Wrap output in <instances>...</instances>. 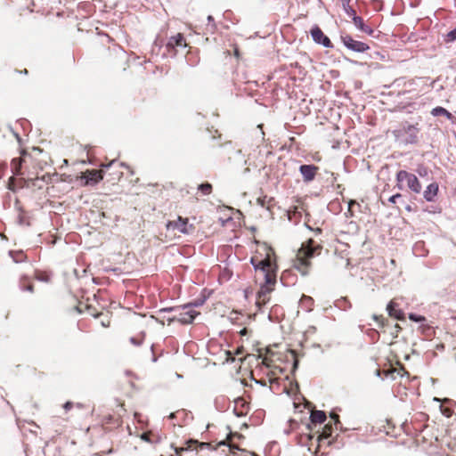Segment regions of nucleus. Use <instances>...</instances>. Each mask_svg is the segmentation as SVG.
I'll return each instance as SVG.
<instances>
[{"instance_id":"nucleus-1","label":"nucleus","mask_w":456,"mask_h":456,"mask_svg":"<svg viewBox=\"0 0 456 456\" xmlns=\"http://www.w3.org/2000/svg\"><path fill=\"white\" fill-rule=\"evenodd\" d=\"M250 264L253 265L256 274L264 279V283L261 285L260 295L270 293L276 283L277 278V265L272 261L269 257L263 259H257L256 257H251Z\"/></svg>"},{"instance_id":"nucleus-2","label":"nucleus","mask_w":456,"mask_h":456,"mask_svg":"<svg viewBox=\"0 0 456 456\" xmlns=\"http://www.w3.org/2000/svg\"><path fill=\"white\" fill-rule=\"evenodd\" d=\"M322 248V247L313 239H308L298 250L293 261V268L297 270L303 276H306L310 272L311 259L320 255Z\"/></svg>"},{"instance_id":"nucleus-3","label":"nucleus","mask_w":456,"mask_h":456,"mask_svg":"<svg viewBox=\"0 0 456 456\" xmlns=\"http://www.w3.org/2000/svg\"><path fill=\"white\" fill-rule=\"evenodd\" d=\"M420 128L419 124H410L409 122H403L400 126L393 130V135L397 142L402 145L417 144L419 141Z\"/></svg>"},{"instance_id":"nucleus-4","label":"nucleus","mask_w":456,"mask_h":456,"mask_svg":"<svg viewBox=\"0 0 456 456\" xmlns=\"http://www.w3.org/2000/svg\"><path fill=\"white\" fill-rule=\"evenodd\" d=\"M396 187L403 191L409 189L414 193H419L422 186L418 177L406 170H399L395 175Z\"/></svg>"},{"instance_id":"nucleus-5","label":"nucleus","mask_w":456,"mask_h":456,"mask_svg":"<svg viewBox=\"0 0 456 456\" xmlns=\"http://www.w3.org/2000/svg\"><path fill=\"white\" fill-rule=\"evenodd\" d=\"M186 47L187 44L184 36L181 33H178L168 39L165 45V51L163 52V55L175 57L176 56L179 48L184 49Z\"/></svg>"},{"instance_id":"nucleus-6","label":"nucleus","mask_w":456,"mask_h":456,"mask_svg":"<svg viewBox=\"0 0 456 456\" xmlns=\"http://www.w3.org/2000/svg\"><path fill=\"white\" fill-rule=\"evenodd\" d=\"M341 41L345 47L354 53H364L370 46L362 41L354 40L350 35H341Z\"/></svg>"},{"instance_id":"nucleus-7","label":"nucleus","mask_w":456,"mask_h":456,"mask_svg":"<svg viewBox=\"0 0 456 456\" xmlns=\"http://www.w3.org/2000/svg\"><path fill=\"white\" fill-rule=\"evenodd\" d=\"M310 35L315 44L322 45L325 48H333V44L330 39L322 32L318 25L313 26L310 30Z\"/></svg>"},{"instance_id":"nucleus-8","label":"nucleus","mask_w":456,"mask_h":456,"mask_svg":"<svg viewBox=\"0 0 456 456\" xmlns=\"http://www.w3.org/2000/svg\"><path fill=\"white\" fill-rule=\"evenodd\" d=\"M83 185H95L103 179V173L97 169H87L82 174Z\"/></svg>"},{"instance_id":"nucleus-9","label":"nucleus","mask_w":456,"mask_h":456,"mask_svg":"<svg viewBox=\"0 0 456 456\" xmlns=\"http://www.w3.org/2000/svg\"><path fill=\"white\" fill-rule=\"evenodd\" d=\"M319 167L314 164H302L299 166L298 171L305 183H309L315 179Z\"/></svg>"},{"instance_id":"nucleus-10","label":"nucleus","mask_w":456,"mask_h":456,"mask_svg":"<svg viewBox=\"0 0 456 456\" xmlns=\"http://www.w3.org/2000/svg\"><path fill=\"white\" fill-rule=\"evenodd\" d=\"M387 311L388 315L395 320L403 321L405 319L404 312L396 299H392L388 302L387 305Z\"/></svg>"},{"instance_id":"nucleus-11","label":"nucleus","mask_w":456,"mask_h":456,"mask_svg":"<svg viewBox=\"0 0 456 456\" xmlns=\"http://www.w3.org/2000/svg\"><path fill=\"white\" fill-rule=\"evenodd\" d=\"M177 314L178 322L182 324H191L193 322L195 318L200 314L199 312L194 309L187 308L185 310H180Z\"/></svg>"},{"instance_id":"nucleus-12","label":"nucleus","mask_w":456,"mask_h":456,"mask_svg":"<svg viewBox=\"0 0 456 456\" xmlns=\"http://www.w3.org/2000/svg\"><path fill=\"white\" fill-rule=\"evenodd\" d=\"M167 229H174L179 231L181 233L189 234L188 219L178 216L176 221H169L167 224Z\"/></svg>"},{"instance_id":"nucleus-13","label":"nucleus","mask_w":456,"mask_h":456,"mask_svg":"<svg viewBox=\"0 0 456 456\" xmlns=\"http://www.w3.org/2000/svg\"><path fill=\"white\" fill-rule=\"evenodd\" d=\"M248 403L242 397H238L234 400L233 413L237 417H243L248 414Z\"/></svg>"},{"instance_id":"nucleus-14","label":"nucleus","mask_w":456,"mask_h":456,"mask_svg":"<svg viewBox=\"0 0 456 456\" xmlns=\"http://www.w3.org/2000/svg\"><path fill=\"white\" fill-rule=\"evenodd\" d=\"M438 190H439V187L436 183H429L423 192V198L428 202H433L435 200L436 197L437 196Z\"/></svg>"},{"instance_id":"nucleus-15","label":"nucleus","mask_w":456,"mask_h":456,"mask_svg":"<svg viewBox=\"0 0 456 456\" xmlns=\"http://www.w3.org/2000/svg\"><path fill=\"white\" fill-rule=\"evenodd\" d=\"M353 22L354 26L362 32H364L369 36H372L374 33V30L370 26L366 25L362 18L360 16L354 17Z\"/></svg>"},{"instance_id":"nucleus-16","label":"nucleus","mask_w":456,"mask_h":456,"mask_svg":"<svg viewBox=\"0 0 456 456\" xmlns=\"http://www.w3.org/2000/svg\"><path fill=\"white\" fill-rule=\"evenodd\" d=\"M314 304V300L310 296L303 295L299 300V307L307 313L313 310Z\"/></svg>"},{"instance_id":"nucleus-17","label":"nucleus","mask_w":456,"mask_h":456,"mask_svg":"<svg viewBox=\"0 0 456 456\" xmlns=\"http://www.w3.org/2000/svg\"><path fill=\"white\" fill-rule=\"evenodd\" d=\"M215 407L218 411H225L229 409L230 406V401L229 399L224 395L217 396L215 399Z\"/></svg>"},{"instance_id":"nucleus-18","label":"nucleus","mask_w":456,"mask_h":456,"mask_svg":"<svg viewBox=\"0 0 456 456\" xmlns=\"http://www.w3.org/2000/svg\"><path fill=\"white\" fill-rule=\"evenodd\" d=\"M327 419L325 411L315 410L310 414V420L313 424H322Z\"/></svg>"},{"instance_id":"nucleus-19","label":"nucleus","mask_w":456,"mask_h":456,"mask_svg":"<svg viewBox=\"0 0 456 456\" xmlns=\"http://www.w3.org/2000/svg\"><path fill=\"white\" fill-rule=\"evenodd\" d=\"M431 114L434 117L444 116L448 120H451L452 122H453V119L455 118L454 116L450 111H448L445 108L441 106H437L432 109Z\"/></svg>"},{"instance_id":"nucleus-20","label":"nucleus","mask_w":456,"mask_h":456,"mask_svg":"<svg viewBox=\"0 0 456 456\" xmlns=\"http://www.w3.org/2000/svg\"><path fill=\"white\" fill-rule=\"evenodd\" d=\"M19 288L21 291H34V286L29 282V279L27 275H22L19 281Z\"/></svg>"},{"instance_id":"nucleus-21","label":"nucleus","mask_w":456,"mask_h":456,"mask_svg":"<svg viewBox=\"0 0 456 456\" xmlns=\"http://www.w3.org/2000/svg\"><path fill=\"white\" fill-rule=\"evenodd\" d=\"M334 305H335V307H337L340 310H343V311H347V310L351 309V307H352L351 302L346 297H342L337 299L334 302Z\"/></svg>"},{"instance_id":"nucleus-22","label":"nucleus","mask_w":456,"mask_h":456,"mask_svg":"<svg viewBox=\"0 0 456 456\" xmlns=\"http://www.w3.org/2000/svg\"><path fill=\"white\" fill-rule=\"evenodd\" d=\"M9 256L12 257L13 262L15 263H22L27 259V256L22 250H10Z\"/></svg>"},{"instance_id":"nucleus-23","label":"nucleus","mask_w":456,"mask_h":456,"mask_svg":"<svg viewBox=\"0 0 456 456\" xmlns=\"http://www.w3.org/2000/svg\"><path fill=\"white\" fill-rule=\"evenodd\" d=\"M22 166V159L20 158H13L11 161V170L14 175H20Z\"/></svg>"},{"instance_id":"nucleus-24","label":"nucleus","mask_w":456,"mask_h":456,"mask_svg":"<svg viewBox=\"0 0 456 456\" xmlns=\"http://www.w3.org/2000/svg\"><path fill=\"white\" fill-rule=\"evenodd\" d=\"M206 300H207L206 297H202L194 299L187 304L183 305L182 309L185 310L187 308L193 309L194 307H200L204 305Z\"/></svg>"},{"instance_id":"nucleus-25","label":"nucleus","mask_w":456,"mask_h":456,"mask_svg":"<svg viewBox=\"0 0 456 456\" xmlns=\"http://www.w3.org/2000/svg\"><path fill=\"white\" fill-rule=\"evenodd\" d=\"M333 426H334V424H331V423L326 424L322 428V432L320 436V438L321 439H328V438L331 437L332 433H333Z\"/></svg>"},{"instance_id":"nucleus-26","label":"nucleus","mask_w":456,"mask_h":456,"mask_svg":"<svg viewBox=\"0 0 456 456\" xmlns=\"http://www.w3.org/2000/svg\"><path fill=\"white\" fill-rule=\"evenodd\" d=\"M212 184L208 182L202 183L198 186V191L203 195H209L212 192Z\"/></svg>"},{"instance_id":"nucleus-27","label":"nucleus","mask_w":456,"mask_h":456,"mask_svg":"<svg viewBox=\"0 0 456 456\" xmlns=\"http://www.w3.org/2000/svg\"><path fill=\"white\" fill-rule=\"evenodd\" d=\"M330 417L334 421L333 424H334L336 429L339 428L340 431H342V432H345V431L347 430L346 428H344L342 427V425L340 423V420H339V416H338V413L331 411L330 414Z\"/></svg>"},{"instance_id":"nucleus-28","label":"nucleus","mask_w":456,"mask_h":456,"mask_svg":"<svg viewBox=\"0 0 456 456\" xmlns=\"http://www.w3.org/2000/svg\"><path fill=\"white\" fill-rule=\"evenodd\" d=\"M36 279L39 281L48 282L51 280V275L47 272L36 271Z\"/></svg>"},{"instance_id":"nucleus-29","label":"nucleus","mask_w":456,"mask_h":456,"mask_svg":"<svg viewBox=\"0 0 456 456\" xmlns=\"http://www.w3.org/2000/svg\"><path fill=\"white\" fill-rule=\"evenodd\" d=\"M182 309V305H175V306H170V307H163L160 308L157 313L158 314H163V313H177Z\"/></svg>"},{"instance_id":"nucleus-30","label":"nucleus","mask_w":456,"mask_h":456,"mask_svg":"<svg viewBox=\"0 0 456 456\" xmlns=\"http://www.w3.org/2000/svg\"><path fill=\"white\" fill-rule=\"evenodd\" d=\"M409 319L414 322L422 323L426 322V317L418 314H409Z\"/></svg>"},{"instance_id":"nucleus-31","label":"nucleus","mask_w":456,"mask_h":456,"mask_svg":"<svg viewBox=\"0 0 456 456\" xmlns=\"http://www.w3.org/2000/svg\"><path fill=\"white\" fill-rule=\"evenodd\" d=\"M345 12L354 20V17H357L355 11L350 6V4H345L343 5Z\"/></svg>"},{"instance_id":"nucleus-32","label":"nucleus","mask_w":456,"mask_h":456,"mask_svg":"<svg viewBox=\"0 0 456 456\" xmlns=\"http://www.w3.org/2000/svg\"><path fill=\"white\" fill-rule=\"evenodd\" d=\"M444 40L446 43H451L456 40V27L446 34Z\"/></svg>"},{"instance_id":"nucleus-33","label":"nucleus","mask_w":456,"mask_h":456,"mask_svg":"<svg viewBox=\"0 0 456 456\" xmlns=\"http://www.w3.org/2000/svg\"><path fill=\"white\" fill-rule=\"evenodd\" d=\"M373 319L378 322L379 323V326L383 328L385 327L387 323H388V320L385 319L383 316H379V315H376L374 314L373 315Z\"/></svg>"},{"instance_id":"nucleus-34","label":"nucleus","mask_w":456,"mask_h":456,"mask_svg":"<svg viewBox=\"0 0 456 456\" xmlns=\"http://www.w3.org/2000/svg\"><path fill=\"white\" fill-rule=\"evenodd\" d=\"M142 341H143V338H135V337L130 338L131 344H133L135 346H141L142 344Z\"/></svg>"},{"instance_id":"nucleus-35","label":"nucleus","mask_w":456,"mask_h":456,"mask_svg":"<svg viewBox=\"0 0 456 456\" xmlns=\"http://www.w3.org/2000/svg\"><path fill=\"white\" fill-rule=\"evenodd\" d=\"M18 223L20 224V225H29V222L27 221V219L25 218V216H23L22 215H20L18 216Z\"/></svg>"},{"instance_id":"nucleus-36","label":"nucleus","mask_w":456,"mask_h":456,"mask_svg":"<svg viewBox=\"0 0 456 456\" xmlns=\"http://www.w3.org/2000/svg\"><path fill=\"white\" fill-rule=\"evenodd\" d=\"M401 197H402V195L400 193H395V194L392 195L391 197H389L388 202L395 204L396 202V200L398 199H400Z\"/></svg>"},{"instance_id":"nucleus-37","label":"nucleus","mask_w":456,"mask_h":456,"mask_svg":"<svg viewBox=\"0 0 456 456\" xmlns=\"http://www.w3.org/2000/svg\"><path fill=\"white\" fill-rule=\"evenodd\" d=\"M207 20H208V26H211V28L213 29H215L216 28V23H215L214 17L212 15H208Z\"/></svg>"},{"instance_id":"nucleus-38","label":"nucleus","mask_w":456,"mask_h":456,"mask_svg":"<svg viewBox=\"0 0 456 456\" xmlns=\"http://www.w3.org/2000/svg\"><path fill=\"white\" fill-rule=\"evenodd\" d=\"M417 171H418V174L421 176H424L427 175V168L423 166L419 167Z\"/></svg>"},{"instance_id":"nucleus-39","label":"nucleus","mask_w":456,"mask_h":456,"mask_svg":"<svg viewBox=\"0 0 456 456\" xmlns=\"http://www.w3.org/2000/svg\"><path fill=\"white\" fill-rule=\"evenodd\" d=\"M167 322L168 325L171 324L172 322H178L177 314L171 317H167Z\"/></svg>"},{"instance_id":"nucleus-40","label":"nucleus","mask_w":456,"mask_h":456,"mask_svg":"<svg viewBox=\"0 0 456 456\" xmlns=\"http://www.w3.org/2000/svg\"><path fill=\"white\" fill-rule=\"evenodd\" d=\"M289 271H288V270H287V271H284V272L282 273V274H281V283H282V284L287 285V284L285 283V278H286V276H287V275H289Z\"/></svg>"},{"instance_id":"nucleus-41","label":"nucleus","mask_w":456,"mask_h":456,"mask_svg":"<svg viewBox=\"0 0 456 456\" xmlns=\"http://www.w3.org/2000/svg\"><path fill=\"white\" fill-rule=\"evenodd\" d=\"M172 447L174 448L176 455H181V453L185 450L183 447H175L174 445H172Z\"/></svg>"},{"instance_id":"nucleus-42","label":"nucleus","mask_w":456,"mask_h":456,"mask_svg":"<svg viewBox=\"0 0 456 456\" xmlns=\"http://www.w3.org/2000/svg\"><path fill=\"white\" fill-rule=\"evenodd\" d=\"M73 407V403L71 402H66L63 405V408L65 409V411H69L71 410Z\"/></svg>"},{"instance_id":"nucleus-43","label":"nucleus","mask_w":456,"mask_h":456,"mask_svg":"<svg viewBox=\"0 0 456 456\" xmlns=\"http://www.w3.org/2000/svg\"><path fill=\"white\" fill-rule=\"evenodd\" d=\"M372 333H373V334H372V336H371V338H372V339H375V340H378V339H379V334L378 333V331L373 330V331H372Z\"/></svg>"},{"instance_id":"nucleus-44","label":"nucleus","mask_w":456,"mask_h":456,"mask_svg":"<svg viewBox=\"0 0 456 456\" xmlns=\"http://www.w3.org/2000/svg\"><path fill=\"white\" fill-rule=\"evenodd\" d=\"M49 176H47V179H46V176L45 175H43L41 178H39L38 176L36 178V181H38V180H42L44 182H48L49 180Z\"/></svg>"},{"instance_id":"nucleus-45","label":"nucleus","mask_w":456,"mask_h":456,"mask_svg":"<svg viewBox=\"0 0 456 456\" xmlns=\"http://www.w3.org/2000/svg\"><path fill=\"white\" fill-rule=\"evenodd\" d=\"M405 209L408 211V212H412L414 211L413 208L411 207V205L410 204H406L405 205Z\"/></svg>"},{"instance_id":"nucleus-46","label":"nucleus","mask_w":456,"mask_h":456,"mask_svg":"<svg viewBox=\"0 0 456 456\" xmlns=\"http://www.w3.org/2000/svg\"><path fill=\"white\" fill-rule=\"evenodd\" d=\"M356 204V201L354 200H350L349 202H348V208L349 209L352 208V206L355 205Z\"/></svg>"},{"instance_id":"nucleus-47","label":"nucleus","mask_w":456,"mask_h":456,"mask_svg":"<svg viewBox=\"0 0 456 456\" xmlns=\"http://www.w3.org/2000/svg\"><path fill=\"white\" fill-rule=\"evenodd\" d=\"M297 366H298V361H297V360H295V361H294V363H293V370H297Z\"/></svg>"},{"instance_id":"nucleus-48","label":"nucleus","mask_w":456,"mask_h":456,"mask_svg":"<svg viewBox=\"0 0 456 456\" xmlns=\"http://www.w3.org/2000/svg\"><path fill=\"white\" fill-rule=\"evenodd\" d=\"M151 318H153L156 322H159L160 324L164 325V322L163 321H159V318H157V317H155L153 315H151Z\"/></svg>"},{"instance_id":"nucleus-49","label":"nucleus","mask_w":456,"mask_h":456,"mask_svg":"<svg viewBox=\"0 0 456 456\" xmlns=\"http://www.w3.org/2000/svg\"><path fill=\"white\" fill-rule=\"evenodd\" d=\"M142 440H144V441H149V438H148L147 434L143 433V434L142 435Z\"/></svg>"},{"instance_id":"nucleus-50","label":"nucleus","mask_w":456,"mask_h":456,"mask_svg":"<svg viewBox=\"0 0 456 456\" xmlns=\"http://www.w3.org/2000/svg\"><path fill=\"white\" fill-rule=\"evenodd\" d=\"M331 176H332V183H334L337 180L338 175L331 173Z\"/></svg>"},{"instance_id":"nucleus-51","label":"nucleus","mask_w":456,"mask_h":456,"mask_svg":"<svg viewBox=\"0 0 456 456\" xmlns=\"http://www.w3.org/2000/svg\"><path fill=\"white\" fill-rule=\"evenodd\" d=\"M341 1H342V6H343L345 4H349L351 0H341Z\"/></svg>"},{"instance_id":"nucleus-52","label":"nucleus","mask_w":456,"mask_h":456,"mask_svg":"<svg viewBox=\"0 0 456 456\" xmlns=\"http://www.w3.org/2000/svg\"><path fill=\"white\" fill-rule=\"evenodd\" d=\"M113 162H114V161H112L111 163H110V164H108V165H104V166H102V167H105V168H109V167L112 165V163H113Z\"/></svg>"},{"instance_id":"nucleus-53","label":"nucleus","mask_w":456,"mask_h":456,"mask_svg":"<svg viewBox=\"0 0 456 456\" xmlns=\"http://www.w3.org/2000/svg\"><path fill=\"white\" fill-rule=\"evenodd\" d=\"M207 445H208V444H207V443H200V447H201V448H204V447H206Z\"/></svg>"},{"instance_id":"nucleus-54","label":"nucleus","mask_w":456,"mask_h":456,"mask_svg":"<svg viewBox=\"0 0 456 456\" xmlns=\"http://www.w3.org/2000/svg\"><path fill=\"white\" fill-rule=\"evenodd\" d=\"M315 232H318V233H321L322 232V229L321 228H316Z\"/></svg>"},{"instance_id":"nucleus-55","label":"nucleus","mask_w":456,"mask_h":456,"mask_svg":"<svg viewBox=\"0 0 456 456\" xmlns=\"http://www.w3.org/2000/svg\"><path fill=\"white\" fill-rule=\"evenodd\" d=\"M257 128L261 129V134H264V132L262 131V125H258Z\"/></svg>"},{"instance_id":"nucleus-56","label":"nucleus","mask_w":456,"mask_h":456,"mask_svg":"<svg viewBox=\"0 0 456 456\" xmlns=\"http://www.w3.org/2000/svg\"><path fill=\"white\" fill-rule=\"evenodd\" d=\"M256 382H257V383H259V384H260V385H262V386H265V381H263V382L256 381Z\"/></svg>"},{"instance_id":"nucleus-57","label":"nucleus","mask_w":456,"mask_h":456,"mask_svg":"<svg viewBox=\"0 0 456 456\" xmlns=\"http://www.w3.org/2000/svg\"><path fill=\"white\" fill-rule=\"evenodd\" d=\"M20 72H21V73H23V74H28V70H27L26 69H23V70H22V71H20Z\"/></svg>"},{"instance_id":"nucleus-58","label":"nucleus","mask_w":456,"mask_h":456,"mask_svg":"<svg viewBox=\"0 0 456 456\" xmlns=\"http://www.w3.org/2000/svg\"><path fill=\"white\" fill-rule=\"evenodd\" d=\"M15 136L18 139V141H20V135L18 134H15Z\"/></svg>"},{"instance_id":"nucleus-59","label":"nucleus","mask_w":456,"mask_h":456,"mask_svg":"<svg viewBox=\"0 0 456 456\" xmlns=\"http://www.w3.org/2000/svg\"><path fill=\"white\" fill-rule=\"evenodd\" d=\"M395 329H400V326H399L398 324H395Z\"/></svg>"},{"instance_id":"nucleus-60","label":"nucleus","mask_w":456,"mask_h":456,"mask_svg":"<svg viewBox=\"0 0 456 456\" xmlns=\"http://www.w3.org/2000/svg\"><path fill=\"white\" fill-rule=\"evenodd\" d=\"M174 416H175V414H174V413H171V414H170V416H169V418H171V419H172V418H174Z\"/></svg>"},{"instance_id":"nucleus-61","label":"nucleus","mask_w":456,"mask_h":456,"mask_svg":"<svg viewBox=\"0 0 456 456\" xmlns=\"http://www.w3.org/2000/svg\"><path fill=\"white\" fill-rule=\"evenodd\" d=\"M237 154H241V150L237 151Z\"/></svg>"},{"instance_id":"nucleus-62","label":"nucleus","mask_w":456,"mask_h":456,"mask_svg":"<svg viewBox=\"0 0 456 456\" xmlns=\"http://www.w3.org/2000/svg\"><path fill=\"white\" fill-rule=\"evenodd\" d=\"M219 444H220V445H224V444H225V442H221Z\"/></svg>"},{"instance_id":"nucleus-63","label":"nucleus","mask_w":456,"mask_h":456,"mask_svg":"<svg viewBox=\"0 0 456 456\" xmlns=\"http://www.w3.org/2000/svg\"><path fill=\"white\" fill-rule=\"evenodd\" d=\"M160 456H163V455H160Z\"/></svg>"}]
</instances>
